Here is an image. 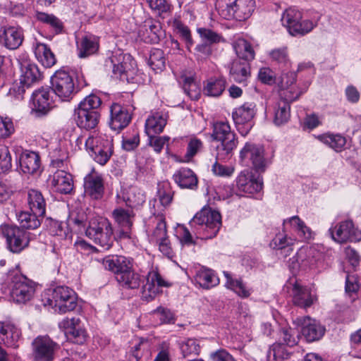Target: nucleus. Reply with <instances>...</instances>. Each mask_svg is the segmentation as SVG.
<instances>
[{
  "label": "nucleus",
  "mask_w": 361,
  "mask_h": 361,
  "mask_svg": "<svg viewBox=\"0 0 361 361\" xmlns=\"http://www.w3.org/2000/svg\"><path fill=\"white\" fill-rule=\"evenodd\" d=\"M20 170L26 174L36 173L40 167V157L35 152L25 150L19 157Z\"/></svg>",
  "instance_id": "nucleus-27"
},
{
  "label": "nucleus",
  "mask_w": 361,
  "mask_h": 361,
  "mask_svg": "<svg viewBox=\"0 0 361 361\" xmlns=\"http://www.w3.org/2000/svg\"><path fill=\"white\" fill-rule=\"evenodd\" d=\"M317 138L336 152H341L346 144L345 137L340 134L326 133L319 135Z\"/></svg>",
  "instance_id": "nucleus-46"
},
{
  "label": "nucleus",
  "mask_w": 361,
  "mask_h": 361,
  "mask_svg": "<svg viewBox=\"0 0 361 361\" xmlns=\"http://www.w3.org/2000/svg\"><path fill=\"white\" fill-rule=\"evenodd\" d=\"M146 283L142 288V298L147 301L152 300L160 293V288L167 287L169 284L156 270L149 271L146 277Z\"/></svg>",
  "instance_id": "nucleus-18"
},
{
  "label": "nucleus",
  "mask_w": 361,
  "mask_h": 361,
  "mask_svg": "<svg viewBox=\"0 0 361 361\" xmlns=\"http://www.w3.org/2000/svg\"><path fill=\"white\" fill-rule=\"evenodd\" d=\"M180 80L184 92L192 100H197L200 97V87L194 78L183 75L180 77Z\"/></svg>",
  "instance_id": "nucleus-47"
},
{
  "label": "nucleus",
  "mask_w": 361,
  "mask_h": 361,
  "mask_svg": "<svg viewBox=\"0 0 361 361\" xmlns=\"http://www.w3.org/2000/svg\"><path fill=\"white\" fill-rule=\"evenodd\" d=\"M255 106L253 102H245L232 113L233 121L243 135H247L252 128L251 121L256 113Z\"/></svg>",
  "instance_id": "nucleus-14"
},
{
  "label": "nucleus",
  "mask_w": 361,
  "mask_h": 361,
  "mask_svg": "<svg viewBox=\"0 0 361 361\" xmlns=\"http://www.w3.org/2000/svg\"><path fill=\"white\" fill-rule=\"evenodd\" d=\"M226 80L223 78H211L204 87V94L209 97H219L224 91Z\"/></svg>",
  "instance_id": "nucleus-45"
},
{
  "label": "nucleus",
  "mask_w": 361,
  "mask_h": 361,
  "mask_svg": "<svg viewBox=\"0 0 361 361\" xmlns=\"http://www.w3.org/2000/svg\"><path fill=\"white\" fill-rule=\"evenodd\" d=\"M295 334L296 331L294 329L283 327L280 331V338L282 339L283 344L292 347L298 343Z\"/></svg>",
  "instance_id": "nucleus-58"
},
{
  "label": "nucleus",
  "mask_w": 361,
  "mask_h": 361,
  "mask_svg": "<svg viewBox=\"0 0 361 361\" xmlns=\"http://www.w3.org/2000/svg\"><path fill=\"white\" fill-rule=\"evenodd\" d=\"M27 202L31 212H36L39 216L46 213V201L42 192L35 189L28 191Z\"/></svg>",
  "instance_id": "nucleus-36"
},
{
  "label": "nucleus",
  "mask_w": 361,
  "mask_h": 361,
  "mask_svg": "<svg viewBox=\"0 0 361 361\" xmlns=\"http://www.w3.org/2000/svg\"><path fill=\"white\" fill-rule=\"evenodd\" d=\"M85 148L97 163L104 166L114 153L113 137L106 134L91 135L85 141Z\"/></svg>",
  "instance_id": "nucleus-4"
},
{
  "label": "nucleus",
  "mask_w": 361,
  "mask_h": 361,
  "mask_svg": "<svg viewBox=\"0 0 361 361\" xmlns=\"http://www.w3.org/2000/svg\"><path fill=\"white\" fill-rule=\"evenodd\" d=\"M226 279V286L234 290L239 296L247 298L250 295L249 290L246 288L241 279H234L228 271H224Z\"/></svg>",
  "instance_id": "nucleus-50"
},
{
  "label": "nucleus",
  "mask_w": 361,
  "mask_h": 361,
  "mask_svg": "<svg viewBox=\"0 0 361 361\" xmlns=\"http://www.w3.org/2000/svg\"><path fill=\"white\" fill-rule=\"evenodd\" d=\"M236 187L240 192L246 194H255L259 192L263 187L262 180L256 178L252 172L241 171L235 180Z\"/></svg>",
  "instance_id": "nucleus-20"
},
{
  "label": "nucleus",
  "mask_w": 361,
  "mask_h": 361,
  "mask_svg": "<svg viewBox=\"0 0 361 361\" xmlns=\"http://www.w3.org/2000/svg\"><path fill=\"white\" fill-rule=\"evenodd\" d=\"M33 108L37 116L46 114L51 108L50 92L47 88L42 87L32 95Z\"/></svg>",
  "instance_id": "nucleus-25"
},
{
  "label": "nucleus",
  "mask_w": 361,
  "mask_h": 361,
  "mask_svg": "<svg viewBox=\"0 0 361 361\" xmlns=\"http://www.w3.org/2000/svg\"><path fill=\"white\" fill-rule=\"evenodd\" d=\"M149 145L153 147L154 150L159 153L162 150L164 146L169 141L170 137L169 136H154L152 135L149 136Z\"/></svg>",
  "instance_id": "nucleus-63"
},
{
  "label": "nucleus",
  "mask_w": 361,
  "mask_h": 361,
  "mask_svg": "<svg viewBox=\"0 0 361 361\" xmlns=\"http://www.w3.org/2000/svg\"><path fill=\"white\" fill-rule=\"evenodd\" d=\"M148 63L156 73L161 72L166 66V59L164 51L160 49H152Z\"/></svg>",
  "instance_id": "nucleus-49"
},
{
  "label": "nucleus",
  "mask_w": 361,
  "mask_h": 361,
  "mask_svg": "<svg viewBox=\"0 0 361 361\" xmlns=\"http://www.w3.org/2000/svg\"><path fill=\"white\" fill-rule=\"evenodd\" d=\"M167 123V116L161 112L153 113L145 122V130L148 136L161 133Z\"/></svg>",
  "instance_id": "nucleus-32"
},
{
  "label": "nucleus",
  "mask_w": 361,
  "mask_h": 361,
  "mask_svg": "<svg viewBox=\"0 0 361 361\" xmlns=\"http://www.w3.org/2000/svg\"><path fill=\"white\" fill-rule=\"evenodd\" d=\"M192 227L204 226L208 233L207 237H214L219 231L221 225V216L219 212L210 209H203L197 212L190 221Z\"/></svg>",
  "instance_id": "nucleus-12"
},
{
  "label": "nucleus",
  "mask_w": 361,
  "mask_h": 361,
  "mask_svg": "<svg viewBox=\"0 0 361 361\" xmlns=\"http://www.w3.org/2000/svg\"><path fill=\"white\" fill-rule=\"evenodd\" d=\"M18 222L21 228L25 229H36L40 224L43 216H39L36 212H20L16 214Z\"/></svg>",
  "instance_id": "nucleus-40"
},
{
  "label": "nucleus",
  "mask_w": 361,
  "mask_h": 361,
  "mask_svg": "<svg viewBox=\"0 0 361 361\" xmlns=\"http://www.w3.org/2000/svg\"><path fill=\"white\" fill-rule=\"evenodd\" d=\"M301 94L302 92L299 91L295 86L281 89L280 97L282 99L281 102H287L289 104L290 102L298 99Z\"/></svg>",
  "instance_id": "nucleus-56"
},
{
  "label": "nucleus",
  "mask_w": 361,
  "mask_h": 361,
  "mask_svg": "<svg viewBox=\"0 0 361 361\" xmlns=\"http://www.w3.org/2000/svg\"><path fill=\"white\" fill-rule=\"evenodd\" d=\"M196 282L202 288L209 289L219 283V279L214 271L209 269H201L195 276Z\"/></svg>",
  "instance_id": "nucleus-41"
},
{
  "label": "nucleus",
  "mask_w": 361,
  "mask_h": 361,
  "mask_svg": "<svg viewBox=\"0 0 361 361\" xmlns=\"http://www.w3.org/2000/svg\"><path fill=\"white\" fill-rule=\"evenodd\" d=\"M99 49L98 39L92 35H85L78 44V56L86 58L95 54Z\"/></svg>",
  "instance_id": "nucleus-39"
},
{
  "label": "nucleus",
  "mask_w": 361,
  "mask_h": 361,
  "mask_svg": "<svg viewBox=\"0 0 361 361\" xmlns=\"http://www.w3.org/2000/svg\"><path fill=\"white\" fill-rule=\"evenodd\" d=\"M131 115L126 107L118 103H113L110 106V128L119 132L128 126Z\"/></svg>",
  "instance_id": "nucleus-19"
},
{
  "label": "nucleus",
  "mask_w": 361,
  "mask_h": 361,
  "mask_svg": "<svg viewBox=\"0 0 361 361\" xmlns=\"http://www.w3.org/2000/svg\"><path fill=\"white\" fill-rule=\"evenodd\" d=\"M255 5V0H218L216 7L223 18L242 21L250 16Z\"/></svg>",
  "instance_id": "nucleus-3"
},
{
  "label": "nucleus",
  "mask_w": 361,
  "mask_h": 361,
  "mask_svg": "<svg viewBox=\"0 0 361 361\" xmlns=\"http://www.w3.org/2000/svg\"><path fill=\"white\" fill-rule=\"evenodd\" d=\"M123 200L128 207L133 209L142 205L145 202V195L141 189L137 187H130L125 193Z\"/></svg>",
  "instance_id": "nucleus-44"
},
{
  "label": "nucleus",
  "mask_w": 361,
  "mask_h": 361,
  "mask_svg": "<svg viewBox=\"0 0 361 361\" xmlns=\"http://www.w3.org/2000/svg\"><path fill=\"white\" fill-rule=\"evenodd\" d=\"M85 195L92 200H101L104 194V183L102 175L92 170L84 178Z\"/></svg>",
  "instance_id": "nucleus-17"
},
{
  "label": "nucleus",
  "mask_w": 361,
  "mask_h": 361,
  "mask_svg": "<svg viewBox=\"0 0 361 361\" xmlns=\"http://www.w3.org/2000/svg\"><path fill=\"white\" fill-rule=\"evenodd\" d=\"M202 42L208 43L210 45L219 44L225 42L223 36L219 33L206 27H199L197 29Z\"/></svg>",
  "instance_id": "nucleus-51"
},
{
  "label": "nucleus",
  "mask_w": 361,
  "mask_h": 361,
  "mask_svg": "<svg viewBox=\"0 0 361 361\" xmlns=\"http://www.w3.org/2000/svg\"><path fill=\"white\" fill-rule=\"evenodd\" d=\"M20 85L14 86L13 91L17 99H22L26 88L30 87L41 81L42 74L38 66L30 61L20 63Z\"/></svg>",
  "instance_id": "nucleus-10"
},
{
  "label": "nucleus",
  "mask_w": 361,
  "mask_h": 361,
  "mask_svg": "<svg viewBox=\"0 0 361 361\" xmlns=\"http://www.w3.org/2000/svg\"><path fill=\"white\" fill-rule=\"evenodd\" d=\"M1 39L4 45L7 49L15 50L18 49L23 42V30L19 26H8L4 29Z\"/></svg>",
  "instance_id": "nucleus-23"
},
{
  "label": "nucleus",
  "mask_w": 361,
  "mask_h": 361,
  "mask_svg": "<svg viewBox=\"0 0 361 361\" xmlns=\"http://www.w3.org/2000/svg\"><path fill=\"white\" fill-rule=\"evenodd\" d=\"M14 132L13 123L11 118L0 116V138H6Z\"/></svg>",
  "instance_id": "nucleus-61"
},
{
  "label": "nucleus",
  "mask_w": 361,
  "mask_h": 361,
  "mask_svg": "<svg viewBox=\"0 0 361 361\" xmlns=\"http://www.w3.org/2000/svg\"><path fill=\"white\" fill-rule=\"evenodd\" d=\"M101 104V99L96 94H91L85 97L75 109L77 126L87 130L94 129L99 121L98 109Z\"/></svg>",
  "instance_id": "nucleus-2"
},
{
  "label": "nucleus",
  "mask_w": 361,
  "mask_h": 361,
  "mask_svg": "<svg viewBox=\"0 0 361 361\" xmlns=\"http://www.w3.org/2000/svg\"><path fill=\"white\" fill-rule=\"evenodd\" d=\"M148 36L145 38V41L149 43H157L159 41V34L161 32L160 26L157 23H152L145 29Z\"/></svg>",
  "instance_id": "nucleus-62"
},
{
  "label": "nucleus",
  "mask_w": 361,
  "mask_h": 361,
  "mask_svg": "<svg viewBox=\"0 0 361 361\" xmlns=\"http://www.w3.org/2000/svg\"><path fill=\"white\" fill-rule=\"evenodd\" d=\"M212 361H236L225 349H219L210 354Z\"/></svg>",
  "instance_id": "nucleus-64"
},
{
  "label": "nucleus",
  "mask_w": 361,
  "mask_h": 361,
  "mask_svg": "<svg viewBox=\"0 0 361 361\" xmlns=\"http://www.w3.org/2000/svg\"><path fill=\"white\" fill-rule=\"evenodd\" d=\"M181 353L184 357L190 355H198L200 347L198 341L195 338H184L178 341Z\"/></svg>",
  "instance_id": "nucleus-52"
},
{
  "label": "nucleus",
  "mask_w": 361,
  "mask_h": 361,
  "mask_svg": "<svg viewBox=\"0 0 361 361\" xmlns=\"http://www.w3.org/2000/svg\"><path fill=\"white\" fill-rule=\"evenodd\" d=\"M130 60V55L116 52L105 60L104 67L106 71L111 70L116 77L121 76L129 69L130 65L128 61Z\"/></svg>",
  "instance_id": "nucleus-22"
},
{
  "label": "nucleus",
  "mask_w": 361,
  "mask_h": 361,
  "mask_svg": "<svg viewBox=\"0 0 361 361\" xmlns=\"http://www.w3.org/2000/svg\"><path fill=\"white\" fill-rule=\"evenodd\" d=\"M116 281L122 287L128 289H137L142 282L140 275L136 273L133 267L121 276H117Z\"/></svg>",
  "instance_id": "nucleus-43"
},
{
  "label": "nucleus",
  "mask_w": 361,
  "mask_h": 361,
  "mask_svg": "<svg viewBox=\"0 0 361 361\" xmlns=\"http://www.w3.org/2000/svg\"><path fill=\"white\" fill-rule=\"evenodd\" d=\"M36 17L39 21L49 25L54 34H59L62 32L63 28V23L54 15L37 12Z\"/></svg>",
  "instance_id": "nucleus-48"
},
{
  "label": "nucleus",
  "mask_w": 361,
  "mask_h": 361,
  "mask_svg": "<svg viewBox=\"0 0 361 361\" xmlns=\"http://www.w3.org/2000/svg\"><path fill=\"white\" fill-rule=\"evenodd\" d=\"M329 233L332 239L339 243L361 240V231L355 228L351 220L341 222L334 228H330Z\"/></svg>",
  "instance_id": "nucleus-16"
},
{
  "label": "nucleus",
  "mask_w": 361,
  "mask_h": 361,
  "mask_svg": "<svg viewBox=\"0 0 361 361\" xmlns=\"http://www.w3.org/2000/svg\"><path fill=\"white\" fill-rule=\"evenodd\" d=\"M112 216L115 221L123 229L130 230L135 217L133 209H123L118 207L112 212Z\"/></svg>",
  "instance_id": "nucleus-37"
},
{
  "label": "nucleus",
  "mask_w": 361,
  "mask_h": 361,
  "mask_svg": "<svg viewBox=\"0 0 361 361\" xmlns=\"http://www.w3.org/2000/svg\"><path fill=\"white\" fill-rule=\"evenodd\" d=\"M12 166L11 156L6 146H0V173L7 172Z\"/></svg>",
  "instance_id": "nucleus-55"
},
{
  "label": "nucleus",
  "mask_w": 361,
  "mask_h": 361,
  "mask_svg": "<svg viewBox=\"0 0 361 361\" xmlns=\"http://www.w3.org/2000/svg\"><path fill=\"white\" fill-rule=\"evenodd\" d=\"M288 225H289L290 227L297 233L298 237L302 240H308L311 238L310 229L306 226L305 222L298 216H293L290 218L283 220V232H286Z\"/></svg>",
  "instance_id": "nucleus-33"
},
{
  "label": "nucleus",
  "mask_w": 361,
  "mask_h": 361,
  "mask_svg": "<svg viewBox=\"0 0 361 361\" xmlns=\"http://www.w3.org/2000/svg\"><path fill=\"white\" fill-rule=\"evenodd\" d=\"M149 222L156 224V227L152 235L149 236V240L152 243H158L167 238L166 225L163 214H154L149 218Z\"/></svg>",
  "instance_id": "nucleus-38"
},
{
  "label": "nucleus",
  "mask_w": 361,
  "mask_h": 361,
  "mask_svg": "<svg viewBox=\"0 0 361 361\" xmlns=\"http://www.w3.org/2000/svg\"><path fill=\"white\" fill-rule=\"evenodd\" d=\"M32 49L36 59L44 67H52L56 63L55 54L46 44L35 42L32 44Z\"/></svg>",
  "instance_id": "nucleus-29"
},
{
  "label": "nucleus",
  "mask_w": 361,
  "mask_h": 361,
  "mask_svg": "<svg viewBox=\"0 0 361 361\" xmlns=\"http://www.w3.org/2000/svg\"><path fill=\"white\" fill-rule=\"evenodd\" d=\"M0 235L6 239V247L13 253H20L30 241V233L14 224L1 225Z\"/></svg>",
  "instance_id": "nucleus-6"
},
{
  "label": "nucleus",
  "mask_w": 361,
  "mask_h": 361,
  "mask_svg": "<svg viewBox=\"0 0 361 361\" xmlns=\"http://www.w3.org/2000/svg\"><path fill=\"white\" fill-rule=\"evenodd\" d=\"M295 238L288 237L287 235L283 236L277 235L270 243V246L274 249L279 250L281 251L287 249L288 251H293V245L295 242Z\"/></svg>",
  "instance_id": "nucleus-53"
},
{
  "label": "nucleus",
  "mask_w": 361,
  "mask_h": 361,
  "mask_svg": "<svg viewBox=\"0 0 361 361\" xmlns=\"http://www.w3.org/2000/svg\"><path fill=\"white\" fill-rule=\"evenodd\" d=\"M308 323L302 327V333L308 342H313L321 339L326 331V329L319 322L308 318Z\"/></svg>",
  "instance_id": "nucleus-35"
},
{
  "label": "nucleus",
  "mask_w": 361,
  "mask_h": 361,
  "mask_svg": "<svg viewBox=\"0 0 361 361\" xmlns=\"http://www.w3.org/2000/svg\"><path fill=\"white\" fill-rule=\"evenodd\" d=\"M317 300V296L310 289L295 285L293 288V303L302 308L310 307Z\"/></svg>",
  "instance_id": "nucleus-31"
},
{
  "label": "nucleus",
  "mask_w": 361,
  "mask_h": 361,
  "mask_svg": "<svg viewBox=\"0 0 361 361\" xmlns=\"http://www.w3.org/2000/svg\"><path fill=\"white\" fill-rule=\"evenodd\" d=\"M312 250L301 247L288 261V267L293 274H296L300 269L305 270L314 262Z\"/></svg>",
  "instance_id": "nucleus-24"
},
{
  "label": "nucleus",
  "mask_w": 361,
  "mask_h": 361,
  "mask_svg": "<svg viewBox=\"0 0 361 361\" xmlns=\"http://www.w3.org/2000/svg\"><path fill=\"white\" fill-rule=\"evenodd\" d=\"M103 264L106 269L112 271L117 276H121L133 267L131 261L124 256H111L104 259Z\"/></svg>",
  "instance_id": "nucleus-26"
},
{
  "label": "nucleus",
  "mask_w": 361,
  "mask_h": 361,
  "mask_svg": "<svg viewBox=\"0 0 361 361\" xmlns=\"http://www.w3.org/2000/svg\"><path fill=\"white\" fill-rule=\"evenodd\" d=\"M290 116V104L279 102L275 111L274 123L278 126L282 125L288 121Z\"/></svg>",
  "instance_id": "nucleus-54"
},
{
  "label": "nucleus",
  "mask_w": 361,
  "mask_h": 361,
  "mask_svg": "<svg viewBox=\"0 0 361 361\" xmlns=\"http://www.w3.org/2000/svg\"><path fill=\"white\" fill-rule=\"evenodd\" d=\"M230 76L233 81L245 84L250 76V66L249 63L239 60L232 63L230 69Z\"/></svg>",
  "instance_id": "nucleus-34"
},
{
  "label": "nucleus",
  "mask_w": 361,
  "mask_h": 361,
  "mask_svg": "<svg viewBox=\"0 0 361 361\" xmlns=\"http://www.w3.org/2000/svg\"><path fill=\"white\" fill-rule=\"evenodd\" d=\"M21 331L14 324L9 322H0V343L8 347L17 348Z\"/></svg>",
  "instance_id": "nucleus-21"
},
{
  "label": "nucleus",
  "mask_w": 361,
  "mask_h": 361,
  "mask_svg": "<svg viewBox=\"0 0 361 361\" xmlns=\"http://www.w3.org/2000/svg\"><path fill=\"white\" fill-rule=\"evenodd\" d=\"M269 56L272 61L280 65L285 66L289 61L288 54L286 47L274 49L270 51Z\"/></svg>",
  "instance_id": "nucleus-57"
},
{
  "label": "nucleus",
  "mask_w": 361,
  "mask_h": 361,
  "mask_svg": "<svg viewBox=\"0 0 361 361\" xmlns=\"http://www.w3.org/2000/svg\"><path fill=\"white\" fill-rule=\"evenodd\" d=\"M32 357L35 361H54L59 345L48 336H39L32 343Z\"/></svg>",
  "instance_id": "nucleus-13"
},
{
  "label": "nucleus",
  "mask_w": 361,
  "mask_h": 361,
  "mask_svg": "<svg viewBox=\"0 0 361 361\" xmlns=\"http://www.w3.org/2000/svg\"><path fill=\"white\" fill-rule=\"evenodd\" d=\"M49 305L60 313H66L75 310L77 306V295L68 286H59L51 290V297L47 300Z\"/></svg>",
  "instance_id": "nucleus-7"
},
{
  "label": "nucleus",
  "mask_w": 361,
  "mask_h": 361,
  "mask_svg": "<svg viewBox=\"0 0 361 361\" xmlns=\"http://www.w3.org/2000/svg\"><path fill=\"white\" fill-rule=\"evenodd\" d=\"M212 137L214 140L220 142L216 147V161L212 171L216 176L229 177L233 173L234 168L222 165L219 161L231 159L238 143L236 135L231 130L228 123L221 121L214 125Z\"/></svg>",
  "instance_id": "nucleus-1"
},
{
  "label": "nucleus",
  "mask_w": 361,
  "mask_h": 361,
  "mask_svg": "<svg viewBox=\"0 0 361 361\" xmlns=\"http://www.w3.org/2000/svg\"><path fill=\"white\" fill-rule=\"evenodd\" d=\"M11 276V295L13 300L17 303H25L29 301L35 292V283L21 274H13V272Z\"/></svg>",
  "instance_id": "nucleus-11"
},
{
  "label": "nucleus",
  "mask_w": 361,
  "mask_h": 361,
  "mask_svg": "<svg viewBox=\"0 0 361 361\" xmlns=\"http://www.w3.org/2000/svg\"><path fill=\"white\" fill-rule=\"evenodd\" d=\"M85 233L104 250H109L114 243L115 238L111 224L104 218L92 221Z\"/></svg>",
  "instance_id": "nucleus-5"
},
{
  "label": "nucleus",
  "mask_w": 361,
  "mask_h": 361,
  "mask_svg": "<svg viewBox=\"0 0 361 361\" xmlns=\"http://www.w3.org/2000/svg\"><path fill=\"white\" fill-rule=\"evenodd\" d=\"M175 183L181 188L194 189L197 186L196 174L190 169L181 168L173 175Z\"/></svg>",
  "instance_id": "nucleus-30"
},
{
  "label": "nucleus",
  "mask_w": 361,
  "mask_h": 361,
  "mask_svg": "<svg viewBox=\"0 0 361 361\" xmlns=\"http://www.w3.org/2000/svg\"><path fill=\"white\" fill-rule=\"evenodd\" d=\"M233 47L237 56L245 62L249 63L255 59V51L247 40L239 38L234 42Z\"/></svg>",
  "instance_id": "nucleus-42"
},
{
  "label": "nucleus",
  "mask_w": 361,
  "mask_h": 361,
  "mask_svg": "<svg viewBox=\"0 0 361 361\" xmlns=\"http://www.w3.org/2000/svg\"><path fill=\"white\" fill-rule=\"evenodd\" d=\"M281 23L293 36L304 35L310 32L314 24L309 20H302V13L294 8L286 9L282 16Z\"/></svg>",
  "instance_id": "nucleus-9"
},
{
  "label": "nucleus",
  "mask_w": 361,
  "mask_h": 361,
  "mask_svg": "<svg viewBox=\"0 0 361 361\" xmlns=\"http://www.w3.org/2000/svg\"><path fill=\"white\" fill-rule=\"evenodd\" d=\"M51 84L53 92L62 102L71 101L78 92L73 78L63 70L55 72Z\"/></svg>",
  "instance_id": "nucleus-8"
},
{
  "label": "nucleus",
  "mask_w": 361,
  "mask_h": 361,
  "mask_svg": "<svg viewBox=\"0 0 361 361\" xmlns=\"http://www.w3.org/2000/svg\"><path fill=\"white\" fill-rule=\"evenodd\" d=\"M68 340L77 344H82L86 340V331L81 326L66 331Z\"/></svg>",
  "instance_id": "nucleus-59"
},
{
  "label": "nucleus",
  "mask_w": 361,
  "mask_h": 361,
  "mask_svg": "<svg viewBox=\"0 0 361 361\" xmlns=\"http://www.w3.org/2000/svg\"><path fill=\"white\" fill-rule=\"evenodd\" d=\"M240 159L246 164L251 161L257 172L265 171L267 165L264 157V148L261 146L247 142L240 152Z\"/></svg>",
  "instance_id": "nucleus-15"
},
{
  "label": "nucleus",
  "mask_w": 361,
  "mask_h": 361,
  "mask_svg": "<svg viewBox=\"0 0 361 361\" xmlns=\"http://www.w3.org/2000/svg\"><path fill=\"white\" fill-rule=\"evenodd\" d=\"M51 186L59 193H71L73 189L72 176L63 170H57L53 175Z\"/></svg>",
  "instance_id": "nucleus-28"
},
{
  "label": "nucleus",
  "mask_w": 361,
  "mask_h": 361,
  "mask_svg": "<svg viewBox=\"0 0 361 361\" xmlns=\"http://www.w3.org/2000/svg\"><path fill=\"white\" fill-rule=\"evenodd\" d=\"M157 195L160 204L166 207L169 206L173 200V192L169 187L165 185L162 186L159 185Z\"/></svg>",
  "instance_id": "nucleus-60"
}]
</instances>
